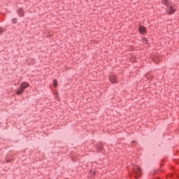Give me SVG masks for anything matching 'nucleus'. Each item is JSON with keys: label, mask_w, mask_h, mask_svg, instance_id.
<instances>
[{"label": "nucleus", "mask_w": 179, "mask_h": 179, "mask_svg": "<svg viewBox=\"0 0 179 179\" xmlns=\"http://www.w3.org/2000/svg\"><path fill=\"white\" fill-rule=\"evenodd\" d=\"M17 13L20 17H23V16H24V12L23 11V8H19L17 10Z\"/></svg>", "instance_id": "obj_8"}, {"label": "nucleus", "mask_w": 179, "mask_h": 179, "mask_svg": "<svg viewBox=\"0 0 179 179\" xmlns=\"http://www.w3.org/2000/svg\"><path fill=\"white\" fill-rule=\"evenodd\" d=\"M53 85L55 86V87H57L58 86V81H57V80H53Z\"/></svg>", "instance_id": "obj_11"}, {"label": "nucleus", "mask_w": 179, "mask_h": 179, "mask_svg": "<svg viewBox=\"0 0 179 179\" xmlns=\"http://www.w3.org/2000/svg\"><path fill=\"white\" fill-rule=\"evenodd\" d=\"M12 23H13V24H15V23H17V18H13L12 20Z\"/></svg>", "instance_id": "obj_12"}, {"label": "nucleus", "mask_w": 179, "mask_h": 179, "mask_svg": "<svg viewBox=\"0 0 179 179\" xmlns=\"http://www.w3.org/2000/svg\"><path fill=\"white\" fill-rule=\"evenodd\" d=\"M138 31L140 34H146V33H148V31L146 30V27H145V26H139Z\"/></svg>", "instance_id": "obj_5"}, {"label": "nucleus", "mask_w": 179, "mask_h": 179, "mask_svg": "<svg viewBox=\"0 0 179 179\" xmlns=\"http://www.w3.org/2000/svg\"><path fill=\"white\" fill-rule=\"evenodd\" d=\"M159 170L155 171L153 172L152 176H156V174H159Z\"/></svg>", "instance_id": "obj_14"}, {"label": "nucleus", "mask_w": 179, "mask_h": 179, "mask_svg": "<svg viewBox=\"0 0 179 179\" xmlns=\"http://www.w3.org/2000/svg\"><path fill=\"white\" fill-rule=\"evenodd\" d=\"M133 171L134 174H136V176H141V175L142 174V169H141V167H138V166L134 167Z\"/></svg>", "instance_id": "obj_3"}, {"label": "nucleus", "mask_w": 179, "mask_h": 179, "mask_svg": "<svg viewBox=\"0 0 179 179\" xmlns=\"http://www.w3.org/2000/svg\"><path fill=\"white\" fill-rule=\"evenodd\" d=\"M117 78L116 76L112 75L109 76V81L112 83V85L117 83Z\"/></svg>", "instance_id": "obj_6"}, {"label": "nucleus", "mask_w": 179, "mask_h": 179, "mask_svg": "<svg viewBox=\"0 0 179 179\" xmlns=\"http://www.w3.org/2000/svg\"><path fill=\"white\" fill-rule=\"evenodd\" d=\"M162 3L169 8L170 6V4L171 3V1H170V0H162Z\"/></svg>", "instance_id": "obj_7"}, {"label": "nucleus", "mask_w": 179, "mask_h": 179, "mask_svg": "<svg viewBox=\"0 0 179 179\" xmlns=\"http://www.w3.org/2000/svg\"><path fill=\"white\" fill-rule=\"evenodd\" d=\"M142 41H143V43H148V41H149L146 38H145V37H143L142 38Z\"/></svg>", "instance_id": "obj_13"}, {"label": "nucleus", "mask_w": 179, "mask_h": 179, "mask_svg": "<svg viewBox=\"0 0 179 179\" xmlns=\"http://www.w3.org/2000/svg\"><path fill=\"white\" fill-rule=\"evenodd\" d=\"M94 146L96 153H102V155H107V152H106V150L104 149V145H103V143H97Z\"/></svg>", "instance_id": "obj_2"}, {"label": "nucleus", "mask_w": 179, "mask_h": 179, "mask_svg": "<svg viewBox=\"0 0 179 179\" xmlns=\"http://www.w3.org/2000/svg\"><path fill=\"white\" fill-rule=\"evenodd\" d=\"M162 166H163V164H160V167H162Z\"/></svg>", "instance_id": "obj_15"}, {"label": "nucleus", "mask_w": 179, "mask_h": 179, "mask_svg": "<svg viewBox=\"0 0 179 179\" xmlns=\"http://www.w3.org/2000/svg\"><path fill=\"white\" fill-rule=\"evenodd\" d=\"M166 11L169 14V15H173L176 12V8L173 7V6H169L166 8Z\"/></svg>", "instance_id": "obj_4"}, {"label": "nucleus", "mask_w": 179, "mask_h": 179, "mask_svg": "<svg viewBox=\"0 0 179 179\" xmlns=\"http://www.w3.org/2000/svg\"><path fill=\"white\" fill-rule=\"evenodd\" d=\"M27 87H30V84L27 82L22 83L20 85V88H18L16 91V94L17 96H20Z\"/></svg>", "instance_id": "obj_1"}, {"label": "nucleus", "mask_w": 179, "mask_h": 179, "mask_svg": "<svg viewBox=\"0 0 179 179\" xmlns=\"http://www.w3.org/2000/svg\"><path fill=\"white\" fill-rule=\"evenodd\" d=\"M130 145H131V148H135V146H136V145H138V141H134L131 143Z\"/></svg>", "instance_id": "obj_9"}, {"label": "nucleus", "mask_w": 179, "mask_h": 179, "mask_svg": "<svg viewBox=\"0 0 179 179\" xmlns=\"http://www.w3.org/2000/svg\"><path fill=\"white\" fill-rule=\"evenodd\" d=\"M157 179H160V178L157 177Z\"/></svg>", "instance_id": "obj_16"}, {"label": "nucleus", "mask_w": 179, "mask_h": 179, "mask_svg": "<svg viewBox=\"0 0 179 179\" xmlns=\"http://www.w3.org/2000/svg\"><path fill=\"white\" fill-rule=\"evenodd\" d=\"M5 31H6V29L5 28L1 27L0 28V36H2V34H3V33H5Z\"/></svg>", "instance_id": "obj_10"}]
</instances>
